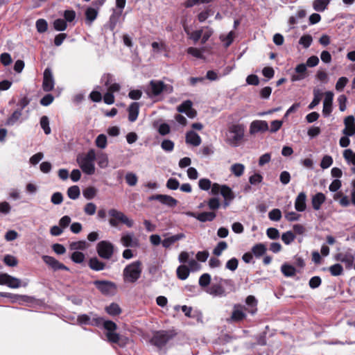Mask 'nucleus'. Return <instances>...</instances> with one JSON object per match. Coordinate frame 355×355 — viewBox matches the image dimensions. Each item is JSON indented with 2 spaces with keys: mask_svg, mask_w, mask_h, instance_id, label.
Instances as JSON below:
<instances>
[{
  "mask_svg": "<svg viewBox=\"0 0 355 355\" xmlns=\"http://www.w3.org/2000/svg\"><path fill=\"white\" fill-rule=\"evenodd\" d=\"M108 214L111 217L109 220V223L112 227H117L119 223L125 225L128 227H132L134 222L130 219L125 214L116 209H110L108 211Z\"/></svg>",
  "mask_w": 355,
  "mask_h": 355,
  "instance_id": "nucleus-6",
  "label": "nucleus"
},
{
  "mask_svg": "<svg viewBox=\"0 0 355 355\" xmlns=\"http://www.w3.org/2000/svg\"><path fill=\"white\" fill-rule=\"evenodd\" d=\"M102 81L104 82L105 86L107 87V92L112 94L117 92L121 89V85L116 83H112L113 76L112 75L107 73L103 75L101 78Z\"/></svg>",
  "mask_w": 355,
  "mask_h": 355,
  "instance_id": "nucleus-18",
  "label": "nucleus"
},
{
  "mask_svg": "<svg viewBox=\"0 0 355 355\" xmlns=\"http://www.w3.org/2000/svg\"><path fill=\"white\" fill-rule=\"evenodd\" d=\"M70 257L73 262L76 263H81L84 261L85 256L81 252L75 251L71 254Z\"/></svg>",
  "mask_w": 355,
  "mask_h": 355,
  "instance_id": "nucleus-46",
  "label": "nucleus"
},
{
  "mask_svg": "<svg viewBox=\"0 0 355 355\" xmlns=\"http://www.w3.org/2000/svg\"><path fill=\"white\" fill-rule=\"evenodd\" d=\"M97 189L93 187H89L83 191V196L87 200L93 199L96 195Z\"/></svg>",
  "mask_w": 355,
  "mask_h": 355,
  "instance_id": "nucleus-43",
  "label": "nucleus"
},
{
  "mask_svg": "<svg viewBox=\"0 0 355 355\" xmlns=\"http://www.w3.org/2000/svg\"><path fill=\"white\" fill-rule=\"evenodd\" d=\"M139 107L140 105L137 102H133L130 105L128 111V120L130 122H134L137 120L139 112Z\"/></svg>",
  "mask_w": 355,
  "mask_h": 355,
  "instance_id": "nucleus-22",
  "label": "nucleus"
},
{
  "mask_svg": "<svg viewBox=\"0 0 355 355\" xmlns=\"http://www.w3.org/2000/svg\"><path fill=\"white\" fill-rule=\"evenodd\" d=\"M55 86V80L52 71L50 68H46L44 71L42 89L46 92L52 91Z\"/></svg>",
  "mask_w": 355,
  "mask_h": 355,
  "instance_id": "nucleus-12",
  "label": "nucleus"
},
{
  "mask_svg": "<svg viewBox=\"0 0 355 355\" xmlns=\"http://www.w3.org/2000/svg\"><path fill=\"white\" fill-rule=\"evenodd\" d=\"M313 41L312 36L310 35H304L302 36L299 40V44L302 45L305 49L309 48Z\"/></svg>",
  "mask_w": 355,
  "mask_h": 355,
  "instance_id": "nucleus-53",
  "label": "nucleus"
},
{
  "mask_svg": "<svg viewBox=\"0 0 355 355\" xmlns=\"http://www.w3.org/2000/svg\"><path fill=\"white\" fill-rule=\"evenodd\" d=\"M307 76L306 65L304 63L299 64L295 68V72L292 73L291 80L292 82L300 81Z\"/></svg>",
  "mask_w": 355,
  "mask_h": 355,
  "instance_id": "nucleus-15",
  "label": "nucleus"
},
{
  "mask_svg": "<svg viewBox=\"0 0 355 355\" xmlns=\"http://www.w3.org/2000/svg\"><path fill=\"white\" fill-rule=\"evenodd\" d=\"M0 296L3 297H7L10 298L12 302H16L19 300H24V301H26V299L28 297L26 295H20L17 294H12L10 293H4V292H0Z\"/></svg>",
  "mask_w": 355,
  "mask_h": 355,
  "instance_id": "nucleus-35",
  "label": "nucleus"
},
{
  "mask_svg": "<svg viewBox=\"0 0 355 355\" xmlns=\"http://www.w3.org/2000/svg\"><path fill=\"white\" fill-rule=\"evenodd\" d=\"M175 335L176 334L172 330L157 331L154 333L150 338V343L157 349H162L175 336Z\"/></svg>",
  "mask_w": 355,
  "mask_h": 355,
  "instance_id": "nucleus-4",
  "label": "nucleus"
},
{
  "mask_svg": "<svg viewBox=\"0 0 355 355\" xmlns=\"http://www.w3.org/2000/svg\"><path fill=\"white\" fill-rule=\"evenodd\" d=\"M98 15V10L95 8L89 7L85 10L86 24L91 25L96 19Z\"/></svg>",
  "mask_w": 355,
  "mask_h": 355,
  "instance_id": "nucleus-28",
  "label": "nucleus"
},
{
  "mask_svg": "<svg viewBox=\"0 0 355 355\" xmlns=\"http://www.w3.org/2000/svg\"><path fill=\"white\" fill-rule=\"evenodd\" d=\"M121 243L125 248H135L139 246V241L135 238L132 232L123 234L121 238Z\"/></svg>",
  "mask_w": 355,
  "mask_h": 355,
  "instance_id": "nucleus-16",
  "label": "nucleus"
},
{
  "mask_svg": "<svg viewBox=\"0 0 355 355\" xmlns=\"http://www.w3.org/2000/svg\"><path fill=\"white\" fill-rule=\"evenodd\" d=\"M103 322V318L92 311L77 316V324L79 325H90L98 327L101 326Z\"/></svg>",
  "mask_w": 355,
  "mask_h": 355,
  "instance_id": "nucleus-7",
  "label": "nucleus"
},
{
  "mask_svg": "<svg viewBox=\"0 0 355 355\" xmlns=\"http://www.w3.org/2000/svg\"><path fill=\"white\" fill-rule=\"evenodd\" d=\"M245 303L247 305L250 306V310H249L248 311L252 315L254 314L257 310V301L256 298L253 295H249L246 297Z\"/></svg>",
  "mask_w": 355,
  "mask_h": 355,
  "instance_id": "nucleus-39",
  "label": "nucleus"
},
{
  "mask_svg": "<svg viewBox=\"0 0 355 355\" xmlns=\"http://www.w3.org/2000/svg\"><path fill=\"white\" fill-rule=\"evenodd\" d=\"M269 130L268 124L266 121L254 120L250 125L249 132L255 135L258 132H265Z\"/></svg>",
  "mask_w": 355,
  "mask_h": 355,
  "instance_id": "nucleus-14",
  "label": "nucleus"
},
{
  "mask_svg": "<svg viewBox=\"0 0 355 355\" xmlns=\"http://www.w3.org/2000/svg\"><path fill=\"white\" fill-rule=\"evenodd\" d=\"M246 314L240 309H236V305L234 306V309L232 311L231 320L234 322H239L245 318Z\"/></svg>",
  "mask_w": 355,
  "mask_h": 355,
  "instance_id": "nucleus-37",
  "label": "nucleus"
},
{
  "mask_svg": "<svg viewBox=\"0 0 355 355\" xmlns=\"http://www.w3.org/2000/svg\"><path fill=\"white\" fill-rule=\"evenodd\" d=\"M96 159V153L94 150H89L87 154L81 157L77 158V162L82 171L87 174L92 175L95 172L94 161Z\"/></svg>",
  "mask_w": 355,
  "mask_h": 355,
  "instance_id": "nucleus-5",
  "label": "nucleus"
},
{
  "mask_svg": "<svg viewBox=\"0 0 355 355\" xmlns=\"http://www.w3.org/2000/svg\"><path fill=\"white\" fill-rule=\"evenodd\" d=\"M185 237H186V236L184 233H179L175 235H173L171 236L164 239L162 242V245L164 248H168L173 243H175V242H177L180 240L184 239Z\"/></svg>",
  "mask_w": 355,
  "mask_h": 355,
  "instance_id": "nucleus-23",
  "label": "nucleus"
},
{
  "mask_svg": "<svg viewBox=\"0 0 355 355\" xmlns=\"http://www.w3.org/2000/svg\"><path fill=\"white\" fill-rule=\"evenodd\" d=\"M122 14L121 10H116L115 9H113V13L111 15L110 17V28L112 29H114L118 23L121 16Z\"/></svg>",
  "mask_w": 355,
  "mask_h": 355,
  "instance_id": "nucleus-38",
  "label": "nucleus"
},
{
  "mask_svg": "<svg viewBox=\"0 0 355 355\" xmlns=\"http://www.w3.org/2000/svg\"><path fill=\"white\" fill-rule=\"evenodd\" d=\"M87 244L85 241H78L71 242L69 244V249L71 250L78 251V250H83L86 249Z\"/></svg>",
  "mask_w": 355,
  "mask_h": 355,
  "instance_id": "nucleus-42",
  "label": "nucleus"
},
{
  "mask_svg": "<svg viewBox=\"0 0 355 355\" xmlns=\"http://www.w3.org/2000/svg\"><path fill=\"white\" fill-rule=\"evenodd\" d=\"M329 2L330 0H315L313 3V9L318 12H323Z\"/></svg>",
  "mask_w": 355,
  "mask_h": 355,
  "instance_id": "nucleus-34",
  "label": "nucleus"
},
{
  "mask_svg": "<svg viewBox=\"0 0 355 355\" xmlns=\"http://www.w3.org/2000/svg\"><path fill=\"white\" fill-rule=\"evenodd\" d=\"M326 197L322 193H317L312 196L311 204L313 209L319 210L321 205L324 202Z\"/></svg>",
  "mask_w": 355,
  "mask_h": 355,
  "instance_id": "nucleus-25",
  "label": "nucleus"
},
{
  "mask_svg": "<svg viewBox=\"0 0 355 355\" xmlns=\"http://www.w3.org/2000/svg\"><path fill=\"white\" fill-rule=\"evenodd\" d=\"M221 195L224 199L234 200L235 195L232 189L227 185H222Z\"/></svg>",
  "mask_w": 355,
  "mask_h": 355,
  "instance_id": "nucleus-41",
  "label": "nucleus"
},
{
  "mask_svg": "<svg viewBox=\"0 0 355 355\" xmlns=\"http://www.w3.org/2000/svg\"><path fill=\"white\" fill-rule=\"evenodd\" d=\"M321 278L319 276H314L310 279L309 285L311 288L315 289L321 285Z\"/></svg>",
  "mask_w": 355,
  "mask_h": 355,
  "instance_id": "nucleus-61",
  "label": "nucleus"
},
{
  "mask_svg": "<svg viewBox=\"0 0 355 355\" xmlns=\"http://www.w3.org/2000/svg\"><path fill=\"white\" fill-rule=\"evenodd\" d=\"M329 270L331 275L339 276L343 273V268L340 263H336L331 266L329 268Z\"/></svg>",
  "mask_w": 355,
  "mask_h": 355,
  "instance_id": "nucleus-49",
  "label": "nucleus"
},
{
  "mask_svg": "<svg viewBox=\"0 0 355 355\" xmlns=\"http://www.w3.org/2000/svg\"><path fill=\"white\" fill-rule=\"evenodd\" d=\"M211 279V278L209 274L204 273L200 277L198 284L201 287L205 288L209 285Z\"/></svg>",
  "mask_w": 355,
  "mask_h": 355,
  "instance_id": "nucleus-48",
  "label": "nucleus"
},
{
  "mask_svg": "<svg viewBox=\"0 0 355 355\" xmlns=\"http://www.w3.org/2000/svg\"><path fill=\"white\" fill-rule=\"evenodd\" d=\"M268 218L272 221H279L282 218V212L279 209H273L268 213Z\"/></svg>",
  "mask_w": 355,
  "mask_h": 355,
  "instance_id": "nucleus-56",
  "label": "nucleus"
},
{
  "mask_svg": "<svg viewBox=\"0 0 355 355\" xmlns=\"http://www.w3.org/2000/svg\"><path fill=\"white\" fill-rule=\"evenodd\" d=\"M166 186L169 189L176 190L180 187V182L177 179L171 178L167 180Z\"/></svg>",
  "mask_w": 355,
  "mask_h": 355,
  "instance_id": "nucleus-64",
  "label": "nucleus"
},
{
  "mask_svg": "<svg viewBox=\"0 0 355 355\" xmlns=\"http://www.w3.org/2000/svg\"><path fill=\"white\" fill-rule=\"evenodd\" d=\"M186 214L189 216L193 217L202 223L213 221L216 216V214L213 211H204L198 214L189 211L187 212Z\"/></svg>",
  "mask_w": 355,
  "mask_h": 355,
  "instance_id": "nucleus-17",
  "label": "nucleus"
},
{
  "mask_svg": "<svg viewBox=\"0 0 355 355\" xmlns=\"http://www.w3.org/2000/svg\"><path fill=\"white\" fill-rule=\"evenodd\" d=\"M102 325L107 331V332H113L115 331L117 329L116 324L112 320H105L103 319V322H102L101 326Z\"/></svg>",
  "mask_w": 355,
  "mask_h": 355,
  "instance_id": "nucleus-47",
  "label": "nucleus"
},
{
  "mask_svg": "<svg viewBox=\"0 0 355 355\" xmlns=\"http://www.w3.org/2000/svg\"><path fill=\"white\" fill-rule=\"evenodd\" d=\"M185 140L187 144L193 146H198L202 142L200 135L193 130H190L187 132Z\"/></svg>",
  "mask_w": 355,
  "mask_h": 355,
  "instance_id": "nucleus-20",
  "label": "nucleus"
},
{
  "mask_svg": "<svg viewBox=\"0 0 355 355\" xmlns=\"http://www.w3.org/2000/svg\"><path fill=\"white\" fill-rule=\"evenodd\" d=\"M198 186L203 191H208L211 186V182L207 178H201L199 180Z\"/></svg>",
  "mask_w": 355,
  "mask_h": 355,
  "instance_id": "nucleus-60",
  "label": "nucleus"
},
{
  "mask_svg": "<svg viewBox=\"0 0 355 355\" xmlns=\"http://www.w3.org/2000/svg\"><path fill=\"white\" fill-rule=\"evenodd\" d=\"M107 314L111 316H116L121 313V309L117 303L112 302L105 308Z\"/></svg>",
  "mask_w": 355,
  "mask_h": 355,
  "instance_id": "nucleus-30",
  "label": "nucleus"
},
{
  "mask_svg": "<svg viewBox=\"0 0 355 355\" xmlns=\"http://www.w3.org/2000/svg\"><path fill=\"white\" fill-rule=\"evenodd\" d=\"M193 103L190 100L184 101L177 107V110L180 113L186 114L188 110L191 109Z\"/></svg>",
  "mask_w": 355,
  "mask_h": 355,
  "instance_id": "nucleus-50",
  "label": "nucleus"
},
{
  "mask_svg": "<svg viewBox=\"0 0 355 355\" xmlns=\"http://www.w3.org/2000/svg\"><path fill=\"white\" fill-rule=\"evenodd\" d=\"M355 261V251L354 253L352 252H347L345 253V256L343 258L340 259V261L345 264V267L348 269H350L354 266V262Z\"/></svg>",
  "mask_w": 355,
  "mask_h": 355,
  "instance_id": "nucleus-26",
  "label": "nucleus"
},
{
  "mask_svg": "<svg viewBox=\"0 0 355 355\" xmlns=\"http://www.w3.org/2000/svg\"><path fill=\"white\" fill-rule=\"evenodd\" d=\"M3 262L6 265L11 267L16 266L18 263L17 258L10 254H7L4 257Z\"/></svg>",
  "mask_w": 355,
  "mask_h": 355,
  "instance_id": "nucleus-58",
  "label": "nucleus"
},
{
  "mask_svg": "<svg viewBox=\"0 0 355 355\" xmlns=\"http://www.w3.org/2000/svg\"><path fill=\"white\" fill-rule=\"evenodd\" d=\"M306 195L304 192H300L295 201V209L297 211H304L306 208Z\"/></svg>",
  "mask_w": 355,
  "mask_h": 355,
  "instance_id": "nucleus-21",
  "label": "nucleus"
},
{
  "mask_svg": "<svg viewBox=\"0 0 355 355\" xmlns=\"http://www.w3.org/2000/svg\"><path fill=\"white\" fill-rule=\"evenodd\" d=\"M22 115L21 110L17 109L8 118L6 125L12 126L14 125Z\"/></svg>",
  "mask_w": 355,
  "mask_h": 355,
  "instance_id": "nucleus-32",
  "label": "nucleus"
},
{
  "mask_svg": "<svg viewBox=\"0 0 355 355\" xmlns=\"http://www.w3.org/2000/svg\"><path fill=\"white\" fill-rule=\"evenodd\" d=\"M96 211V206L93 202H88L84 207V212L88 216H93Z\"/></svg>",
  "mask_w": 355,
  "mask_h": 355,
  "instance_id": "nucleus-59",
  "label": "nucleus"
},
{
  "mask_svg": "<svg viewBox=\"0 0 355 355\" xmlns=\"http://www.w3.org/2000/svg\"><path fill=\"white\" fill-rule=\"evenodd\" d=\"M159 202L169 207H175L178 205V200L174 198L164 194H160Z\"/></svg>",
  "mask_w": 355,
  "mask_h": 355,
  "instance_id": "nucleus-27",
  "label": "nucleus"
},
{
  "mask_svg": "<svg viewBox=\"0 0 355 355\" xmlns=\"http://www.w3.org/2000/svg\"><path fill=\"white\" fill-rule=\"evenodd\" d=\"M42 259L43 261L49 266L53 271H57L59 270H64L66 271H69V268L64 265L63 263H60L59 261L55 259L54 257L48 256V255H43L42 257Z\"/></svg>",
  "mask_w": 355,
  "mask_h": 355,
  "instance_id": "nucleus-13",
  "label": "nucleus"
},
{
  "mask_svg": "<svg viewBox=\"0 0 355 355\" xmlns=\"http://www.w3.org/2000/svg\"><path fill=\"white\" fill-rule=\"evenodd\" d=\"M178 277L181 280H185L189 275L190 270L185 265H180L176 270Z\"/></svg>",
  "mask_w": 355,
  "mask_h": 355,
  "instance_id": "nucleus-31",
  "label": "nucleus"
},
{
  "mask_svg": "<svg viewBox=\"0 0 355 355\" xmlns=\"http://www.w3.org/2000/svg\"><path fill=\"white\" fill-rule=\"evenodd\" d=\"M333 164V159L329 155H324L320 162V167L323 169L329 168Z\"/></svg>",
  "mask_w": 355,
  "mask_h": 355,
  "instance_id": "nucleus-63",
  "label": "nucleus"
},
{
  "mask_svg": "<svg viewBox=\"0 0 355 355\" xmlns=\"http://www.w3.org/2000/svg\"><path fill=\"white\" fill-rule=\"evenodd\" d=\"M48 24L45 19H40L36 21L37 31L40 33H44L47 30Z\"/></svg>",
  "mask_w": 355,
  "mask_h": 355,
  "instance_id": "nucleus-57",
  "label": "nucleus"
},
{
  "mask_svg": "<svg viewBox=\"0 0 355 355\" xmlns=\"http://www.w3.org/2000/svg\"><path fill=\"white\" fill-rule=\"evenodd\" d=\"M161 147L164 150L171 152L174 148V143L171 140L164 139L161 144Z\"/></svg>",
  "mask_w": 355,
  "mask_h": 355,
  "instance_id": "nucleus-62",
  "label": "nucleus"
},
{
  "mask_svg": "<svg viewBox=\"0 0 355 355\" xmlns=\"http://www.w3.org/2000/svg\"><path fill=\"white\" fill-rule=\"evenodd\" d=\"M334 98V94L331 92H327L323 101V114L327 116L330 114L332 111V103Z\"/></svg>",
  "mask_w": 355,
  "mask_h": 355,
  "instance_id": "nucleus-19",
  "label": "nucleus"
},
{
  "mask_svg": "<svg viewBox=\"0 0 355 355\" xmlns=\"http://www.w3.org/2000/svg\"><path fill=\"white\" fill-rule=\"evenodd\" d=\"M266 247L263 243H257L252 248V254L256 257H260L263 255L266 252Z\"/></svg>",
  "mask_w": 355,
  "mask_h": 355,
  "instance_id": "nucleus-33",
  "label": "nucleus"
},
{
  "mask_svg": "<svg viewBox=\"0 0 355 355\" xmlns=\"http://www.w3.org/2000/svg\"><path fill=\"white\" fill-rule=\"evenodd\" d=\"M281 271L286 277H293L296 273L295 268L286 263L282 265Z\"/></svg>",
  "mask_w": 355,
  "mask_h": 355,
  "instance_id": "nucleus-29",
  "label": "nucleus"
},
{
  "mask_svg": "<svg viewBox=\"0 0 355 355\" xmlns=\"http://www.w3.org/2000/svg\"><path fill=\"white\" fill-rule=\"evenodd\" d=\"M114 245L108 241H101L96 246L98 256L104 259H110L114 254Z\"/></svg>",
  "mask_w": 355,
  "mask_h": 355,
  "instance_id": "nucleus-10",
  "label": "nucleus"
},
{
  "mask_svg": "<svg viewBox=\"0 0 355 355\" xmlns=\"http://www.w3.org/2000/svg\"><path fill=\"white\" fill-rule=\"evenodd\" d=\"M80 194V189L78 186L73 185L68 188L67 196L71 200H76Z\"/></svg>",
  "mask_w": 355,
  "mask_h": 355,
  "instance_id": "nucleus-40",
  "label": "nucleus"
},
{
  "mask_svg": "<svg viewBox=\"0 0 355 355\" xmlns=\"http://www.w3.org/2000/svg\"><path fill=\"white\" fill-rule=\"evenodd\" d=\"M173 87L165 85L161 80H152L150 82L149 87L148 88L147 93L150 96H157L162 92L166 91L168 93L171 92Z\"/></svg>",
  "mask_w": 355,
  "mask_h": 355,
  "instance_id": "nucleus-8",
  "label": "nucleus"
},
{
  "mask_svg": "<svg viewBox=\"0 0 355 355\" xmlns=\"http://www.w3.org/2000/svg\"><path fill=\"white\" fill-rule=\"evenodd\" d=\"M245 170V166L243 164L236 163L234 164L231 166L230 171L233 173L236 177H241Z\"/></svg>",
  "mask_w": 355,
  "mask_h": 355,
  "instance_id": "nucleus-36",
  "label": "nucleus"
},
{
  "mask_svg": "<svg viewBox=\"0 0 355 355\" xmlns=\"http://www.w3.org/2000/svg\"><path fill=\"white\" fill-rule=\"evenodd\" d=\"M67 26V22L64 19H57L53 22V27L58 31H64Z\"/></svg>",
  "mask_w": 355,
  "mask_h": 355,
  "instance_id": "nucleus-51",
  "label": "nucleus"
},
{
  "mask_svg": "<svg viewBox=\"0 0 355 355\" xmlns=\"http://www.w3.org/2000/svg\"><path fill=\"white\" fill-rule=\"evenodd\" d=\"M235 291V284L232 279H224L218 276L214 277V282L206 292L213 297H225Z\"/></svg>",
  "mask_w": 355,
  "mask_h": 355,
  "instance_id": "nucleus-1",
  "label": "nucleus"
},
{
  "mask_svg": "<svg viewBox=\"0 0 355 355\" xmlns=\"http://www.w3.org/2000/svg\"><path fill=\"white\" fill-rule=\"evenodd\" d=\"M238 266H239V260L236 258L233 257L226 262L225 268L230 271L234 272L237 269Z\"/></svg>",
  "mask_w": 355,
  "mask_h": 355,
  "instance_id": "nucleus-52",
  "label": "nucleus"
},
{
  "mask_svg": "<svg viewBox=\"0 0 355 355\" xmlns=\"http://www.w3.org/2000/svg\"><path fill=\"white\" fill-rule=\"evenodd\" d=\"M97 147L103 149L107 146V137L104 134L99 135L95 141Z\"/></svg>",
  "mask_w": 355,
  "mask_h": 355,
  "instance_id": "nucleus-54",
  "label": "nucleus"
},
{
  "mask_svg": "<svg viewBox=\"0 0 355 355\" xmlns=\"http://www.w3.org/2000/svg\"><path fill=\"white\" fill-rule=\"evenodd\" d=\"M40 125L46 135L51 133V128L49 126V119L46 116H43L40 119Z\"/></svg>",
  "mask_w": 355,
  "mask_h": 355,
  "instance_id": "nucleus-44",
  "label": "nucleus"
},
{
  "mask_svg": "<svg viewBox=\"0 0 355 355\" xmlns=\"http://www.w3.org/2000/svg\"><path fill=\"white\" fill-rule=\"evenodd\" d=\"M141 272V262L140 261H134L127 265L123 269V280L128 283H135L140 278Z\"/></svg>",
  "mask_w": 355,
  "mask_h": 355,
  "instance_id": "nucleus-3",
  "label": "nucleus"
},
{
  "mask_svg": "<svg viewBox=\"0 0 355 355\" xmlns=\"http://www.w3.org/2000/svg\"><path fill=\"white\" fill-rule=\"evenodd\" d=\"M227 248V244L225 241H220L213 250V254L217 257L221 255L223 250Z\"/></svg>",
  "mask_w": 355,
  "mask_h": 355,
  "instance_id": "nucleus-45",
  "label": "nucleus"
},
{
  "mask_svg": "<svg viewBox=\"0 0 355 355\" xmlns=\"http://www.w3.org/2000/svg\"><path fill=\"white\" fill-rule=\"evenodd\" d=\"M295 238V236L291 231H288L282 235V240L286 245L291 243Z\"/></svg>",
  "mask_w": 355,
  "mask_h": 355,
  "instance_id": "nucleus-55",
  "label": "nucleus"
},
{
  "mask_svg": "<svg viewBox=\"0 0 355 355\" xmlns=\"http://www.w3.org/2000/svg\"><path fill=\"white\" fill-rule=\"evenodd\" d=\"M0 285H6L10 288H18L20 286L26 287L27 283L22 284L21 279L7 273H2L0 274Z\"/></svg>",
  "mask_w": 355,
  "mask_h": 355,
  "instance_id": "nucleus-11",
  "label": "nucleus"
},
{
  "mask_svg": "<svg viewBox=\"0 0 355 355\" xmlns=\"http://www.w3.org/2000/svg\"><path fill=\"white\" fill-rule=\"evenodd\" d=\"M245 127L242 124H232L225 132V141L232 147H238L244 138Z\"/></svg>",
  "mask_w": 355,
  "mask_h": 355,
  "instance_id": "nucleus-2",
  "label": "nucleus"
},
{
  "mask_svg": "<svg viewBox=\"0 0 355 355\" xmlns=\"http://www.w3.org/2000/svg\"><path fill=\"white\" fill-rule=\"evenodd\" d=\"M93 284L104 295H112L116 291V284L111 281L96 280Z\"/></svg>",
  "mask_w": 355,
  "mask_h": 355,
  "instance_id": "nucleus-9",
  "label": "nucleus"
},
{
  "mask_svg": "<svg viewBox=\"0 0 355 355\" xmlns=\"http://www.w3.org/2000/svg\"><path fill=\"white\" fill-rule=\"evenodd\" d=\"M88 266L94 271H101L105 268V263L100 261L97 257H92L89 259Z\"/></svg>",
  "mask_w": 355,
  "mask_h": 355,
  "instance_id": "nucleus-24",
  "label": "nucleus"
}]
</instances>
